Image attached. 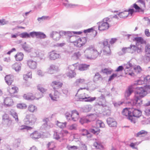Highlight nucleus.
Listing matches in <instances>:
<instances>
[{"label": "nucleus", "instance_id": "1", "mask_svg": "<svg viewBox=\"0 0 150 150\" xmlns=\"http://www.w3.org/2000/svg\"><path fill=\"white\" fill-rule=\"evenodd\" d=\"M135 93V97L127 103L129 105L140 106L142 104V101L141 98L144 97L147 94V92L142 86L137 87Z\"/></svg>", "mask_w": 150, "mask_h": 150}, {"label": "nucleus", "instance_id": "2", "mask_svg": "<svg viewBox=\"0 0 150 150\" xmlns=\"http://www.w3.org/2000/svg\"><path fill=\"white\" fill-rule=\"evenodd\" d=\"M122 113L131 122L135 123V119L134 117H139L141 115L142 112L139 109L126 108L123 110Z\"/></svg>", "mask_w": 150, "mask_h": 150}, {"label": "nucleus", "instance_id": "3", "mask_svg": "<svg viewBox=\"0 0 150 150\" xmlns=\"http://www.w3.org/2000/svg\"><path fill=\"white\" fill-rule=\"evenodd\" d=\"M84 53L85 57L89 59L95 58L98 55L99 53L94 46L92 45L86 48L84 51Z\"/></svg>", "mask_w": 150, "mask_h": 150}, {"label": "nucleus", "instance_id": "4", "mask_svg": "<svg viewBox=\"0 0 150 150\" xmlns=\"http://www.w3.org/2000/svg\"><path fill=\"white\" fill-rule=\"evenodd\" d=\"M2 124L6 127L12 128L13 126L11 119L6 114H4L2 116Z\"/></svg>", "mask_w": 150, "mask_h": 150}, {"label": "nucleus", "instance_id": "5", "mask_svg": "<svg viewBox=\"0 0 150 150\" xmlns=\"http://www.w3.org/2000/svg\"><path fill=\"white\" fill-rule=\"evenodd\" d=\"M37 118L33 114L26 115L24 119L25 124L26 125H32L36 122Z\"/></svg>", "mask_w": 150, "mask_h": 150}, {"label": "nucleus", "instance_id": "6", "mask_svg": "<svg viewBox=\"0 0 150 150\" xmlns=\"http://www.w3.org/2000/svg\"><path fill=\"white\" fill-rule=\"evenodd\" d=\"M78 98L80 101H84L85 102H92L95 100L96 98V97H92L89 96L87 94L83 93L79 95Z\"/></svg>", "mask_w": 150, "mask_h": 150}, {"label": "nucleus", "instance_id": "7", "mask_svg": "<svg viewBox=\"0 0 150 150\" xmlns=\"http://www.w3.org/2000/svg\"><path fill=\"white\" fill-rule=\"evenodd\" d=\"M109 21V18H107L103 19V22H99L98 27L99 30H104L108 29L109 27L108 23Z\"/></svg>", "mask_w": 150, "mask_h": 150}, {"label": "nucleus", "instance_id": "8", "mask_svg": "<svg viewBox=\"0 0 150 150\" xmlns=\"http://www.w3.org/2000/svg\"><path fill=\"white\" fill-rule=\"evenodd\" d=\"M77 39L75 41H73L74 39H70V41L72 42H73L74 45L77 47H80L83 45H84L86 42V40L85 38H82L77 37Z\"/></svg>", "mask_w": 150, "mask_h": 150}, {"label": "nucleus", "instance_id": "9", "mask_svg": "<svg viewBox=\"0 0 150 150\" xmlns=\"http://www.w3.org/2000/svg\"><path fill=\"white\" fill-rule=\"evenodd\" d=\"M97 101L98 102L96 103V105L102 106L103 108H104V109H103V110H104V109L109 110V107L105 104L103 103L105 101V96L104 95L102 94L100 97L98 98Z\"/></svg>", "mask_w": 150, "mask_h": 150}, {"label": "nucleus", "instance_id": "10", "mask_svg": "<svg viewBox=\"0 0 150 150\" xmlns=\"http://www.w3.org/2000/svg\"><path fill=\"white\" fill-rule=\"evenodd\" d=\"M128 49L130 50V53L133 54L137 52L138 54H140L142 51V47H138L136 45L131 44Z\"/></svg>", "mask_w": 150, "mask_h": 150}, {"label": "nucleus", "instance_id": "11", "mask_svg": "<svg viewBox=\"0 0 150 150\" xmlns=\"http://www.w3.org/2000/svg\"><path fill=\"white\" fill-rule=\"evenodd\" d=\"M76 65V64H74L69 66L68 71L67 73V75L68 77L72 78L75 76L76 73L74 71V70L76 69L75 65Z\"/></svg>", "mask_w": 150, "mask_h": 150}, {"label": "nucleus", "instance_id": "12", "mask_svg": "<svg viewBox=\"0 0 150 150\" xmlns=\"http://www.w3.org/2000/svg\"><path fill=\"white\" fill-rule=\"evenodd\" d=\"M63 33L64 34V35L68 37V38H71V39H76V37L74 35V34L80 35L81 34L82 32H73L64 31L63 32Z\"/></svg>", "mask_w": 150, "mask_h": 150}, {"label": "nucleus", "instance_id": "13", "mask_svg": "<svg viewBox=\"0 0 150 150\" xmlns=\"http://www.w3.org/2000/svg\"><path fill=\"white\" fill-rule=\"evenodd\" d=\"M48 55L49 59L51 60H54L61 57L60 54L57 53L55 50L50 52Z\"/></svg>", "mask_w": 150, "mask_h": 150}, {"label": "nucleus", "instance_id": "14", "mask_svg": "<svg viewBox=\"0 0 150 150\" xmlns=\"http://www.w3.org/2000/svg\"><path fill=\"white\" fill-rule=\"evenodd\" d=\"M134 41H136V45L138 47H142V45H145L146 44V41L142 37H137L134 38L133 39Z\"/></svg>", "mask_w": 150, "mask_h": 150}, {"label": "nucleus", "instance_id": "15", "mask_svg": "<svg viewBox=\"0 0 150 150\" xmlns=\"http://www.w3.org/2000/svg\"><path fill=\"white\" fill-rule=\"evenodd\" d=\"M134 11V9H130L128 11H125L120 13L118 15L120 18H125L127 17L129 14L131 16Z\"/></svg>", "mask_w": 150, "mask_h": 150}, {"label": "nucleus", "instance_id": "16", "mask_svg": "<svg viewBox=\"0 0 150 150\" xmlns=\"http://www.w3.org/2000/svg\"><path fill=\"white\" fill-rule=\"evenodd\" d=\"M64 137L63 132L62 131L55 130L54 131L53 138L56 140L62 139Z\"/></svg>", "mask_w": 150, "mask_h": 150}, {"label": "nucleus", "instance_id": "17", "mask_svg": "<svg viewBox=\"0 0 150 150\" xmlns=\"http://www.w3.org/2000/svg\"><path fill=\"white\" fill-rule=\"evenodd\" d=\"M106 121L108 125L110 127H117V122L113 118L111 117L108 118Z\"/></svg>", "mask_w": 150, "mask_h": 150}, {"label": "nucleus", "instance_id": "18", "mask_svg": "<svg viewBox=\"0 0 150 150\" xmlns=\"http://www.w3.org/2000/svg\"><path fill=\"white\" fill-rule=\"evenodd\" d=\"M62 83L60 82L57 81H53L51 84V85L52 86L54 90H56L61 88L62 85Z\"/></svg>", "mask_w": 150, "mask_h": 150}, {"label": "nucleus", "instance_id": "19", "mask_svg": "<svg viewBox=\"0 0 150 150\" xmlns=\"http://www.w3.org/2000/svg\"><path fill=\"white\" fill-rule=\"evenodd\" d=\"M20 37L22 38H30L31 37L34 38V31L31 32L29 33L24 32L19 35Z\"/></svg>", "mask_w": 150, "mask_h": 150}, {"label": "nucleus", "instance_id": "20", "mask_svg": "<svg viewBox=\"0 0 150 150\" xmlns=\"http://www.w3.org/2000/svg\"><path fill=\"white\" fill-rule=\"evenodd\" d=\"M49 119L47 118H45L43 120V121L44 123L42 125V127L43 128L45 129L46 128H49L51 127H52L53 126V124L50 123V124L49 122Z\"/></svg>", "mask_w": 150, "mask_h": 150}, {"label": "nucleus", "instance_id": "21", "mask_svg": "<svg viewBox=\"0 0 150 150\" xmlns=\"http://www.w3.org/2000/svg\"><path fill=\"white\" fill-rule=\"evenodd\" d=\"M50 36L55 40H59L60 38V34L57 32L52 31L50 34Z\"/></svg>", "mask_w": 150, "mask_h": 150}, {"label": "nucleus", "instance_id": "22", "mask_svg": "<svg viewBox=\"0 0 150 150\" xmlns=\"http://www.w3.org/2000/svg\"><path fill=\"white\" fill-rule=\"evenodd\" d=\"M27 65L30 68L35 69L36 68L37 63L35 61L30 59L28 60Z\"/></svg>", "mask_w": 150, "mask_h": 150}, {"label": "nucleus", "instance_id": "23", "mask_svg": "<svg viewBox=\"0 0 150 150\" xmlns=\"http://www.w3.org/2000/svg\"><path fill=\"white\" fill-rule=\"evenodd\" d=\"M79 118V113L78 112L75 110L72 111L71 120L73 121H76Z\"/></svg>", "mask_w": 150, "mask_h": 150}, {"label": "nucleus", "instance_id": "24", "mask_svg": "<svg viewBox=\"0 0 150 150\" xmlns=\"http://www.w3.org/2000/svg\"><path fill=\"white\" fill-rule=\"evenodd\" d=\"M35 36L40 39H44L46 37V35L44 33L41 32L34 31V37Z\"/></svg>", "mask_w": 150, "mask_h": 150}, {"label": "nucleus", "instance_id": "25", "mask_svg": "<svg viewBox=\"0 0 150 150\" xmlns=\"http://www.w3.org/2000/svg\"><path fill=\"white\" fill-rule=\"evenodd\" d=\"M4 103L5 105L7 107L11 106L13 104V100L9 97H7L5 99Z\"/></svg>", "mask_w": 150, "mask_h": 150}, {"label": "nucleus", "instance_id": "26", "mask_svg": "<svg viewBox=\"0 0 150 150\" xmlns=\"http://www.w3.org/2000/svg\"><path fill=\"white\" fill-rule=\"evenodd\" d=\"M54 91V93L53 95L52 93L49 94V96L51 99L53 100H57V99L59 98V93L57 90Z\"/></svg>", "mask_w": 150, "mask_h": 150}, {"label": "nucleus", "instance_id": "27", "mask_svg": "<svg viewBox=\"0 0 150 150\" xmlns=\"http://www.w3.org/2000/svg\"><path fill=\"white\" fill-rule=\"evenodd\" d=\"M5 80L6 83L8 85H11L13 81V77L12 76L10 75H6L5 78Z\"/></svg>", "mask_w": 150, "mask_h": 150}, {"label": "nucleus", "instance_id": "28", "mask_svg": "<svg viewBox=\"0 0 150 150\" xmlns=\"http://www.w3.org/2000/svg\"><path fill=\"white\" fill-rule=\"evenodd\" d=\"M58 69V67L54 64H51L48 69L47 72L49 74H53L55 71H56Z\"/></svg>", "mask_w": 150, "mask_h": 150}, {"label": "nucleus", "instance_id": "29", "mask_svg": "<svg viewBox=\"0 0 150 150\" xmlns=\"http://www.w3.org/2000/svg\"><path fill=\"white\" fill-rule=\"evenodd\" d=\"M21 46L24 50L28 52H30L33 49L29 45L27 44L25 42L24 44H21Z\"/></svg>", "mask_w": 150, "mask_h": 150}, {"label": "nucleus", "instance_id": "30", "mask_svg": "<svg viewBox=\"0 0 150 150\" xmlns=\"http://www.w3.org/2000/svg\"><path fill=\"white\" fill-rule=\"evenodd\" d=\"M21 64L20 62H16L13 64L12 66V68L16 71H19L21 70Z\"/></svg>", "mask_w": 150, "mask_h": 150}, {"label": "nucleus", "instance_id": "31", "mask_svg": "<svg viewBox=\"0 0 150 150\" xmlns=\"http://www.w3.org/2000/svg\"><path fill=\"white\" fill-rule=\"evenodd\" d=\"M100 129L99 128L95 127H93L89 129V131L94 134L98 135L100 132Z\"/></svg>", "mask_w": 150, "mask_h": 150}, {"label": "nucleus", "instance_id": "32", "mask_svg": "<svg viewBox=\"0 0 150 150\" xmlns=\"http://www.w3.org/2000/svg\"><path fill=\"white\" fill-rule=\"evenodd\" d=\"M89 66V65L85 64H81L79 65L78 69L79 70L81 71H85L87 70Z\"/></svg>", "mask_w": 150, "mask_h": 150}, {"label": "nucleus", "instance_id": "33", "mask_svg": "<svg viewBox=\"0 0 150 150\" xmlns=\"http://www.w3.org/2000/svg\"><path fill=\"white\" fill-rule=\"evenodd\" d=\"M148 133V132L144 130H142L138 132L135 135V136L137 137H144L146 136Z\"/></svg>", "mask_w": 150, "mask_h": 150}, {"label": "nucleus", "instance_id": "34", "mask_svg": "<svg viewBox=\"0 0 150 150\" xmlns=\"http://www.w3.org/2000/svg\"><path fill=\"white\" fill-rule=\"evenodd\" d=\"M18 87L13 86V87H9V88H8L7 91L11 94H12L17 93L18 90Z\"/></svg>", "mask_w": 150, "mask_h": 150}, {"label": "nucleus", "instance_id": "35", "mask_svg": "<svg viewBox=\"0 0 150 150\" xmlns=\"http://www.w3.org/2000/svg\"><path fill=\"white\" fill-rule=\"evenodd\" d=\"M85 82V80L84 79H79L76 80L74 83L75 86H79L81 84H84Z\"/></svg>", "mask_w": 150, "mask_h": 150}, {"label": "nucleus", "instance_id": "36", "mask_svg": "<svg viewBox=\"0 0 150 150\" xmlns=\"http://www.w3.org/2000/svg\"><path fill=\"white\" fill-rule=\"evenodd\" d=\"M15 57L17 61H21L23 59V54L21 52L18 53L15 55Z\"/></svg>", "mask_w": 150, "mask_h": 150}, {"label": "nucleus", "instance_id": "37", "mask_svg": "<svg viewBox=\"0 0 150 150\" xmlns=\"http://www.w3.org/2000/svg\"><path fill=\"white\" fill-rule=\"evenodd\" d=\"M30 137L34 139H36L40 137L39 133L37 131L35 132L30 135Z\"/></svg>", "mask_w": 150, "mask_h": 150}, {"label": "nucleus", "instance_id": "38", "mask_svg": "<svg viewBox=\"0 0 150 150\" xmlns=\"http://www.w3.org/2000/svg\"><path fill=\"white\" fill-rule=\"evenodd\" d=\"M10 114L15 119V120L16 122H17L18 121V115L15 110L13 109L11 110L10 111Z\"/></svg>", "mask_w": 150, "mask_h": 150}, {"label": "nucleus", "instance_id": "39", "mask_svg": "<svg viewBox=\"0 0 150 150\" xmlns=\"http://www.w3.org/2000/svg\"><path fill=\"white\" fill-rule=\"evenodd\" d=\"M62 1H63V5L67 8H73L75 5L74 4H69L68 0H62Z\"/></svg>", "mask_w": 150, "mask_h": 150}, {"label": "nucleus", "instance_id": "40", "mask_svg": "<svg viewBox=\"0 0 150 150\" xmlns=\"http://www.w3.org/2000/svg\"><path fill=\"white\" fill-rule=\"evenodd\" d=\"M47 146L48 150H53L55 147V143L52 141L48 143Z\"/></svg>", "mask_w": 150, "mask_h": 150}, {"label": "nucleus", "instance_id": "41", "mask_svg": "<svg viewBox=\"0 0 150 150\" xmlns=\"http://www.w3.org/2000/svg\"><path fill=\"white\" fill-rule=\"evenodd\" d=\"M133 90L132 87H129L127 89L125 93V96L126 97H128L133 92Z\"/></svg>", "mask_w": 150, "mask_h": 150}, {"label": "nucleus", "instance_id": "42", "mask_svg": "<svg viewBox=\"0 0 150 150\" xmlns=\"http://www.w3.org/2000/svg\"><path fill=\"white\" fill-rule=\"evenodd\" d=\"M93 146L97 149H101L103 148L101 143L98 141L95 142L93 144Z\"/></svg>", "mask_w": 150, "mask_h": 150}, {"label": "nucleus", "instance_id": "43", "mask_svg": "<svg viewBox=\"0 0 150 150\" xmlns=\"http://www.w3.org/2000/svg\"><path fill=\"white\" fill-rule=\"evenodd\" d=\"M81 55L80 52H76L74 53L72 56V59L74 60H77L79 59Z\"/></svg>", "mask_w": 150, "mask_h": 150}, {"label": "nucleus", "instance_id": "44", "mask_svg": "<svg viewBox=\"0 0 150 150\" xmlns=\"http://www.w3.org/2000/svg\"><path fill=\"white\" fill-rule=\"evenodd\" d=\"M132 64L130 63L129 62H127V64H125L124 66L125 71H128V70H130L132 69Z\"/></svg>", "mask_w": 150, "mask_h": 150}, {"label": "nucleus", "instance_id": "45", "mask_svg": "<svg viewBox=\"0 0 150 150\" xmlns=\"http://www.w3.org/2000/svg\"><path fill=\"white\" fill-rule=\"evenodd\" d=\"M23 79L25 81H27L28 78H32V73L31 72H28L27 74L23 75Z\"/></svg>", "mask_w": 150, "mask_h": 150}, {"label": "nucleus", "instance_id": "46", "mask_svg": "<svg viewBox=\"0 0 150 150\" xmlns=\"http://www.w3.org/2000/svg\"><path fill=\"white\" fill-rule=\"evenodd\" d=\"M23 98L28 100H33L35 99V97L33 96L32 94L30 95L24 94L23 95Z\"/></svg>", "mask_w": 150, "mask_h": 150}, {"label": "nucleus", "instance_id": "47", "mask_svg": "<svg viewBox=\"0 0 150 150\" xmlns=\"http://www.w3.org/2000/svg\"><path fill=\"white\" fill-rule=\"evenodd\" d=\"M91 109V106L90 105H86L83 108V110L84 112H89Z\"/></svg>", "mask_w": 150, "mask_h": 150}, {"label": "nucleus", "instance_id": "48", "mask_svg": "<svg viewBox=\"0 0 150 150\" xmlns=\"http://www.w3.org/2000/svg\"><path fill=\"white\" fill-rule=\"evenodd\" d=\"M36 107L33 105H30L28 107V110L31 112H33L36 111Z\"/></svg>", "mask_w": 150, "mask_h": 150}, {"label": "nucleus", "instance_id": "49", "mask_svg": "<svg viewBox=\"0 0 150 150\" xmlns=\"http://www.w3.org/2000/svg\"><path fill=\"white\" fill-rule=\"evenodd\" d=\"M67 122H61L57 121V126L61 128H64L66 126Z\"/></svg>", "mask_w": 150, "mask_h": 150}, {"label": "nucleus", "instance_id": "50", "mask_svg": "<svg viewBox=\"0 0 150 150\" xmlns=\"http://www.w3.org/2000/svg\"><path fill=\"white\" fill-rule=\"evenodd\" d=\"M80 122L83 124V123H88L89 122V120L88 119L87 116L86 117H83L81 118L80 120Z\"/></svg>", "mask_w": 150, "mask_h": 150}, {"label": "nucleus", "instance_id": "51", "mask_svg": "<svg viewBox=\"0 0 150 150\" xmlns=\"http://www.w3.org/2000/svg\"><path fill=\"white\" fill-rule=\"evenodd\" d=\"M32 129V127H28L26 126H22L21 127H19L18 129V130H23L26 129L27 130H30Z\"/></svg>", "mask_w": 150, "mask_h": 150}, {"label": "nucleus", "instance_id": "52", "mask_svg": "<svg viewBox=\"0 0 150 150\" xmlns=\"http://www.w3.org/2000/svg\"><path fill=\"white\" fill-rule=\"evenodd\" d=\"M17 107L18 108L23 109L25 108L26 107V105L23 103L18 104L17 105Z\"/></svg>", "mask_w": 150, "mask_h": 150}, {"label": "nucleus", "instance_id": "53", "mask_svg": "<svg viewBox=\"0 0 150 150\" xmlns=\"http://www.w3.org/2000/svg\"><path fill=\"white\" fill-rule=\"evenodd\" d=\"M88 120H89V122L91 121L94 120L96 118V116L94 115H91L87 116Z\"/></svg>", "mask_w": 150, "mask_h": 150}, {"label": "nucleus", "instance_id": "54", "mask_svg": "<svg viewBox=\"0 0 150 150\" xmlns=\"http://www.w3.org/2000/svg\"><path fill=\"white\" fill-rule=\"evenodd\" d=\"M134 8L136 10L137 12H143V10L137 4H133Z\"/></svg>", "mask_w": 150, "mask_h": 150}, {"label": "nucleus", "instance_id": "55", "mask_svg": "<svg viewBox=\"0 0 150 150\" xmlns=\"http://www.w3.org/2000/svg\"><path fill=\"white\" fill-rule=\"evenodd\" d=\"M37 88L38 90H39L42 93H44L47 90L46 89L44 88H43L40 86V85H38L37 86Z\"/></svg>", "mask_w": 150, "mask_h": 150}, {"label": "nucleus", "instance_id": "56", "mask_svg": "<svg viewBox=\"0 0 150 150\" xmlns=\"http://www.w3.org/2000/svg\"><path fill=\"white\" fill-rule=\"evenodd\" d=\"M67 148L69 150H75L78 149L77 146H75L68 145Z\"/></svg>", "mask_w": 150, "mask_h": 150}, {"label": "nucleus", "instance_id": "57", "mask_svg": "<svg viewBox=\"0 0 150 150\" xmlns=\"http://www.w3.org/2000/svg\"><path fill=\"white\" fill-rule=\"evenodd\" d=\"M77 127V125L76 124H72L69 127V129L70 130H75L76 129Z\"/></svg>", "mask_w": 150, "mask_h": 150}, {"label": "nucleus", "instance_id": "58", "mask_svg": "<svg viewBox=\"0 0 150 150\" xmlns=\"http://www.w3.org/2000/svg\"><path fill=\"white\" fill-rule=\"evenodd\" d=\"M65 116L68 121L71 120V114L68 112H67L65 114Z\"/></svg>", "mask_w": 150, "mask_h": 150}, {"label": "nucleus", "instance_id": "59", "mask_svg": "<svg viewBox=\"0 0 150 150\" xmlns=\"http://www.w3.org/2000/svg\"><path fill=\"white\" fill-rule=\"evenodd\" d=\"M144 83V81L141 80H138L137 81H136L134 83L135 85H140L143 84Z\"/></svg>", "mask_w": 150, "mask_h": 150}, {"label": "nucleus", "instance_id": "60", "mask_svg": "<svg viewBox=\"0 0 150 150\" xmlns=\"http://www.w3.org/2000/svg\"><path fill=\"white\" fill-rule=\"evenodd\" d=\"M97 124L99 125V126L100 128H104L105 127V125L104 123L101 121L98 120L97 122Z\"/></svg>", "mask_w": 150, "mask_h": 150}, {"label": "nucleus", "instance_id": "61", "mask_svg": "<svg viewBox=\"0 0 150 150\" xmlns=\"http://www.w3.org/2000/svg\"><path fill=\"white\" fill-rule=\"evenodd\" d=\"M129 48L128 47H123L122 49V51L123 52V54L128 52L130 53V50L128 49V48Z\"/></svg>", "mask_w": 150, "mask_h": 150}, {"label": "nucleus", "instance_id": "62", "mask_svg": "<svg viewBox=\"0 0 150 150\" xmlns=\"http://www.w3.org/2000/svg\"><path fill=\"white\" fill-rule=\"evenodd\" d=\"M39 57L41 59H45V53L44 52H41L39 53Z\"/></svg>", "mask_w": 150, "mask_h": 150}, {"label": "nucleus", "instance_id": "63", "mask_svg": "<svg viewBox=\"0 0 150 150\" xmlns=\"http://www.w3.org/2000/svg\"><path fill=\"white\" fill-rule=\"evenodd\" d=\"M124 103L123 102L119 101L117 102H114L113 104L115 107H117L121 105H122Z\"/></svg>", "mask_w": 150, "mask_h": 150}, {"label": "nucleus", "instance_id": "64", "mask_svg": "<svg viewBox=\"0 0 150 150\" xmlns=\"http://www.w3.org/2000/svg\"><path fill=\"white\" fill-rule=\"evenodd\" d=\"M100 78L101 76L100 75L99 73H97L95 74L94 76V79L96 80H98Z\"/></svg>", "mask_w": 150, "mask_h": 150}]
</instances>
